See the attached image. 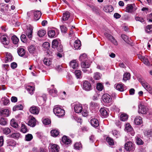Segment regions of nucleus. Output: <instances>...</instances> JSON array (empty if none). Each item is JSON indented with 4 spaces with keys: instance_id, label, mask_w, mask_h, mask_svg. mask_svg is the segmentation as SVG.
I'll return each mask as SVG.
<instances>
[{
    "instance_id": "nucleus-1",
    "label": "nucleus",
    "mask_w": 152,
    "mask_h": 152,
    "mask_svg": "<svg viewBox=\"0 0 152 152\" xmlns=\"http://www.w3.org/2000/svg\"><path fill=\"white\" fill-rule=\"evenodd\" d=\"M72 107L74 108V111L76 113H82V115L87 116L88 113V109L87 106H82V105L79 102H75L71 104Z\"/></svg>"
},
{
    "instance_id": "nucleus-2",
    "label": "nucleus",
    "mask_w": 152,
    "mask_h": 152,
    "mask_svg": "<svg viewBox=\"0 0 152 152\" xmlns=\"http://www.w3.org/2000/svg\"><path fill=\"white\" fill-rule=\"evenodd\" d=\"M138 80L144 88L150 93L152 94V88L150 86V85L142 77L139 78Z\"/></svg>"
},
{
    "instance_id": "nucleus-3",
    "label": "nucleus",
    "mask_w": 152,
    "mask_h": 152,
    "mask_svg": "<svg viewBox=\"0 0 152 152\" xmlns=\"http://www.w3.org/2000/svg\"><path fill=\"white\" fill-rule=\"evenodd\" d=\"M53 112L56 115L59 117L64 116L65 114L64 110L57 106L54 107Z\"/></svg>"
},
{
    "instance_id": "nucleus-4",
    "label": "nucleus",
    "mask_w": 152,
    "mask_h": 152,
    "mask_svg": "<svg viewBox=\"0 0 152 152\" xmlns=\"http://www.w3.org/2000/svg\"><path fill=\"white\" fill-rule=\"evenodd\" d=\"M102 99L105 103L107 104L108 106H110L112 104V98L111 96L108 94H104L102 96Z\"/></svg>"
},
{
    "instance_id": "nucleus-5",
    "label": "nucleus",
    "mask_w": 152,
    "mask_h": 152,
    "mask_svg": "<svg viewBox=\"0 0 152 152\" xmlns=\"http://www.w3.org/2000/svg\"><path fill=\"white\" fill-rule=\"evenodd\" d=\"M125 130L132 136H134L135 134L134 131L129 124H126Z\"/></svg>"
},
{
    "instance_id": "nucleus-6",
    "label": "nucleus",
    "mask_w": 152,
    "mask_h": 152,
    "mask_svg": "<svg viewBox=\"0 0 152 152\" xmlns=\"http://www.w3.org/2000/svg\"><path fill=\"white\" fill-rule=\"evenodd\" d=\"M99 112L101 116L103 118H106L108 115L109 110L106 107H104L101 108Z\"/></svg>"
},
{
    "instance_id": "nucleus-7",
    "label": "nucleus",
    "mask_w": 152,
    "mask_h": 152,
    "mask_svg": "<svg viewBox=\"0 0 152 152\" xmlns=\"http://www.w3.org/2000/svg\"><path fill=\"white\" fill-rule=\"evenodd\" d=\"M125 148L126 151H133L134 149V146L131 142L129 141L125 144Z\"/></svg>"
},
{
    "instance_id": "nucleus-8",
    "label": "nucleus",
    "mask_w": 152,
    "mask_h": 152,
    "mask_svg": "<svg viewBox=\"0 0 152 152\" xmlns=\"http://www.w3.org/2000/svg\"><path fill=\"white\" fill-rule=\"evenodd\" d=\"M29 121L28 122V125L32 127H34L37 124V121L35 118L32 116H30L29 117Z\"/></svg>"
},
{
    "instance_id": "nucleus-9",
    "label": "nucleus",
    "mask_w": 152,
    "mask_h": 152,
    "mask_svg": "<svg viewBox=\"0 0 152 152\" xmlns=\"http://www.w3.org/2000/svg\"><path fill=\"white\" fill-rule=\"evenodd\" d=\"M138 113L142 114H145L148 111V109L141 104L139 105Z\"/></svg>"
},
{
    "instance_id": "nucleus-10",
    "label": "nucleus",
    "mask_w": 152,
    "mask_h": 152,
    "mask_svg": "<svg viewBox=\"0 0 152 152\" xmlns=\"http://www.w3.org/2000/svg\"><path fill=\"white\" fill-rule=\"evenodd\" d=\"M104 35L105 37L109 40H110L111 42L114 45H118L117 41L111 35L107 33H104Z\"/></svg>"
},
{
    "instance_id": "nucleus-11",
    "label": "nucleus",
    "mask_w": 152,
    "mask_h": 152,
    "mask_svg": "<svg viewBox=\"0 0 152 152\" xmlns=\"http://www.w3.org/2000/svg\"><path fill=\"white\" fill-rule=\"evenodd\" d=\"M83 88L85 90L88 91L91 89L92 86L88 81L85 80L83 82Z\"/></svg>"
},
{
    "instance_id": "nucleus-12",
    "label": "nucleus",
    "mask_w": 152,
    "mask_h": 152,
    "mask_svg": "<svg viewBox=\"0 0 152 152\" xmlns=\"http://www.w3.org/2000/svg\"><path fill=\"white\" fill-rule=\"evenodd\" d=\"M29 110L31 113L37 115L39 113L40 109L38 107L34 106L30 108Z\"/></svg>"
},
{
    "instance_id": "nucleus-13",
    "label": "nucleus",
    "mask_w": 152,
    "mask_h": 152,
    "mask_svg": "<svg viewBox=\"0 0 152 152\" xmlns=\"http://www.w3.org/2000/svg\"><path fill=\"white\" fill-rule=\"evenodd\" d=\"M50 152H59L60 148L59 146L56 144H50Z\"/></svg>"
},
{
    "instance_id": "nucleus-14",
    "label": "nucleus",
    "mask_w": 152,
    "mask_h": 152,
    "mask_svg": "<svg viewBox=\"0 0 152 152\" xmlns=\"http://www.w3.org/2000/svg\"><path fill=\"white\" fill-rule=\"evenodd\" d=\"M91 61L89 60L82 62L81 63V66L82 69L88 68L90 65Z\"/></svg>"
},
{
    "instance_id": "nucleus-15",
    "label": "nucleus",
    "mask_w": 152,
    "mask_h": 152,
    "mask_svg": "<svg viewBox=\"0 0 152 152\" xmlns=\"http://www.w3.org/2000/svg\"><path fill=\"white\" fill-rule=\"evenodd\" d=\"M61 142L65 144L68 145L71 143V141L66 136H64L62 137Z\"/></svg>"
},
{
    "instance_id": "nucleus-16",
    "label": "nucleus",
    "mask_w": 152,
    "mask_h": 152,
    "mask_svg": "<svg viewBox=\"0 0 152 152\" xmlns=\"http://www.w3.org/2000/svg\"><path fill=\"white\" fill-rule=\"evenodd\" d=\"M91 125L95 128L97 127L99 125L98 120L96 118H92L91 120Z\"/></svg>"
},
{
    "instance_id": "nucleus-17",
    "label": "nucleus",
    "mask_w": 152,
    "mask_h": 152,
    "mask_svg": "<svg viewBox=\"0 0 152 152\" xmlns=\"http://www.w3.org/2000/svg\"><path fill=\"white\" fill-rule=\"evenodd\" d=\"M59 46H60V44L57 39H54L53 40L52 43V47L53 48L58 49V48Z\"/></svg>"
},
{
    "instance_id": "nucleus-18",
    "label": "nucleus",
    "mask_w": 152,
    "mask_h": 152,
    "mask_svg": "<svg viewBox=\"0 0 152 152\" xmlns=\"http://www.w3.org/2000/svg\"><path fill=\"white\" fill-rule=\"evenodd\" d=\"M32 30L31 28H27L26 31V34L30 39H31L32 37Z\"/></svg>"
},
{
    "instance_id": "nucleus-19",
    "label": "nucleus",
    "mask_w": 152,
    "mask_h": 152,
    "mask_svg": "<svg viewBox=\"0 0 152 152\" xmlns=\"http://www.w3.org/2000/svg\"><path fill=\"white\" fill-rule=\"evenodd\" d=\"M69 65L70 67L73 69L76 68L78 66L77 61L75 60H74L71 61Z\"/></svg>"
},
{
    "instance_id": "nucleus-20",
    "label": "nucleus",
    "mask_w": 152,
    "mask_h": 152,
    "mask_svg": "<svg viewBox=\"0 0 152 152\" xmlns=\"http://www.w3.org/2000/svg\"><path fill=\"white\" fill-rule=\"evenodd\" d=\"M0 114L4 116L7 117L9 115V111L7 109H3L0 111Z\"/></svg>"
},
{
    "instance_id": "nucleus-21",
    "label": "nucleus",
    "mask_w": 152,
    "mask_h": 152,
    "mask_svg": "<svg viewBox=\"0 0 152 152\" xmlns=\"http://www.w3.org/2000/svg\"><path fill=\"white\" fill-rule=\"evenodd\" d=\"M34 19L36 20H38L40 18L41 13L40 11H36L34 12Z\"/></svg>"
},
{
    "instance_id": "nucleus-22",
    "label": "nucleus",
    "mask_w": 152,
    "mask_h": 152,
    "mask_svg": "<svg viewBox=\"0 0 152 152\" xmlns=\"http://www.w3.org/2000/svg\"><path fill=\"white\" fill-rule=\"evenodd\" d=\"M134 122L136 125H139L142 123V118L140 117H137L134 119Z\"/></svg>"
},
{
    "instance_id": "nucleus-23",
    "label": "nucleus",
    "mask_w": 152,
    "mask_h": 152,
    "mask_svg": "<svg viewBox=\"0 0 152 152\" xmlns=\"http://www.w3.org/2000/svg\"><path fill=\"white\" fill-rule=\"evenodd\" d=\"M133 4H128L126 7V12L131 13L133 10Z\"/></svg>"
},
{
    "instance_id": "nucleus-24",
    "label": "nucleus",
    "mask_w": 152,
    "mask_h": 152,
    "mask_svg": "<svg viewBox=\"0 0 152 152\" xmlns=\"http://www.w3.org/2000/svg\"><path fill=\"white\" fill-rule=\"evenodd\" d=\"M26 89L28 93L31 95H32L34 93V91L35 88L34 86H28L26 87Z\"/></svg>"
},
{
    "instance_id": "nucleus-25",
    "label": "nucleus",
    "mask_w": 152,
    "mask_h": 152,
    "mask_svg": "<svg viewBox=\"0 0 152 152\" xmlns=\"http://www.w3.org/2000/svg\"><path fill=\"white\" fill-rule=\"evenodd\" d=\"M18 53L19 56H23L25 53V50L22 48H19L18 49Z\"/></svg>"
},
{
    "instance_id": "nucleus-26",
    "label": "nucleus",
    "mask_w": 152,
    "mask_h": 152,
    "mask_svg": "<svg viewBox=\"0 0 152 152\" xmlns=\"http://www.w3.org/2000/svg\"><path fill=\"white\" fill-rule=\"evenodd\" d=\"M74 45V48L76 49H79L81 46L80 41L79 40H77L75 41Z\"/></svg>"
},
{
    "instance_id": "nucleus-27",
    "label": "nucleus",
    "mask_w": 152,
    "mask_h": 152,
    "mask_svg": "<svg viewBox=\"0 0 152 152\" xmlns=\"http://www.w3.org/2000/svg\"><path fill=\"white\" fill-rule=\"evenodd\" d=\"M70 13L68 12H66L63 14L62 20H66L68 19L70 17Z\"/></svg>"
},
{
    "instance_id": "nucleus-28",
    "label": "nucleus",
    "mask_w": 152,
    "mask_h": 152,
    "mask_svg": "<svg viewBox=\"0 0 152 152\" xmlns=\"http://www.w3.org/2000/svg\"><path fill=\"white\" fill-rule=\"evenodd\" d=\"M79 59L82 62L89 60L87 58L86 54L85 53H83L80 55Z\"/></svg>"
},
{
    "instance_id": "nucleus-29",
    "label": "nucleus",
    "mask_w": 152,
    "mask_h": 152,
    "mask_svg": "<svg viewBox=\"0 0 152 152\" xmlns=\"http://www.w3.org/2000/svg\"><path fill=\"white\" fill-rule=\"evenodd\" d=\"M1 41L2 43L5 45H7L9 43L8 40H7L5 35H3L1 37Z\"/></svg>"
},
{
    "instance_id": "nucleus-30",
    "label": "nucleus",
    "mask_w": 152,
    "mask_h": 152,
    "mask_svg": "<svg viewBox=\"0 0 152 152\" xmlns=\"http://www.w3.org/2000/svg\"><path fill=\"white\" fill-rule=\"evenodd\" d=\"M48 35L50 37H54L56 35L55 32L53 30H50L48 32Z\"/></svg>"
},
{
    "instance_id": "nucleus-31",
    "label": "nucleus",
    "mask_w": 152,
    "mask_h": 152,
    "mask_svg": "<svg viewBox=\"0 0 152 152\" xmlns=\"http://www.w3.org/2000/svg\"><path fill=\"white\" fill-rule=\"evenodd\" d=\"M49 92L50 94L53 96H55L57 93V91L55 88H53L50 89L49 91Z\"/></svg>"
},
{
    "instance_id": "nucleus-32",
    "label": "nucleus",
    "mask_w": 152,
    "mask_h": 152,
    "mask_svg": "<svg viewBox=\"0 0 152 152\" xmlns=\"http://www.w3.org/2000/svg\"><path fill=\"white\" fill-rule=\"evenodd\" d=\"M50 132L51 136L53 137H56L59 134L58 131L56 129L52 130Z\"/></svg>"
},
{
    "instance_id": "nucleus-33",
    "label": "nucleus",
    "mask_w": 152,
    "mask_h": 152,
    "mask_svg": "<svg viewBox=\"0 0 152 152\" xmlns=\"http://www.w3.org/2000/svg\"><path fill=\"white\" fill-rule=\"evenodd\" d=\"M130 75L129 73H125L123 75V80L125 81H126L128 80H129L130 78Z\"/></svg>"
},
{
    "instance_id": "nucleus-34",
    "label": "nucleus",
    "mask_w": 152,
    "mask_h": 152,
    "mask_svg": "<svg viewBox=\"0 0 152 152\" xmlns=\"http://www.w3.org/2000/svg\"><path fill=\"white\" fill-rule=\"evenodd\" d=\"M36 47L35 46L31 45L28 48V50L31 53H34L35 51Z\"/></svg>"
},
{
    "instance_id": "nucleus-35",
    "label": "nucleus",
    "mask_w": 152,
    "mask_h": 152,
    "mask_svg": "<svg viewBox=\"0 0 152 152\" xmlns=\"http://www.w3.org/2000/svg\"><path fill=\"white\" fill-rule=\"evenodd\" d=\"M140 59L146 65H148L150 64V62L148 59L144 56H141Z\"/></svg>"
},
{
    "instance_id": "nucleus-36",
    "label": "nucleus",
    "mask_w": 152,
    "mask_h": 152,
    "mask_svg": "<svg viewBox=\"0 0 152 152\" xmlns=\"http://www.w3.org/2000/svg\"><path fill=\"white\" fill-rule=\"evenodd\" d=\"M120 118L122 121H124L128 119V116L126 114L123 113L121 115Z\"/></svg>"
},
{
    "instance_id": "nucleus-37",
    "label": "nucleus",
    "mask_w": 152,
    "mask_h": 152,
    "mask_svg": "<svg viewBox=\"0 0 152 152\" xmlns=\"http://www.w3.org/2000/svg\"><path fill=\"white\" fill-rule=\"evenodd\" d=\"M75 74L77 78L78 79L81 78V72L80 70H76L75 72Z\"/></svg>"
},
{
    "instance_id": "nucleus-38",
    "label": "nucleus",
    "mask_w": 152,
    "mask_h": 152,
    "mask_svg": "<svg viewBox=\"0 0 152 152\" xmlns=\"http://www.w3.org/2000/svg\"><path fill=\"white\" fill-rule=\"evenodd\" d=\"M23 108V106L21 104L16 105L13 108V111L21 110Z\"/></svg>"
},
{
    "instance_id": "nucleus-39",
    "label": "nucleus",
    "mask_w": 152,
    "mask_h": 152,
    "mask_svg": "<svg viewBox=\"0 0 152 152\" xmlns=\"http://www.w3.org/2000/svg\"><path fill=\"white\" fill-rule=\"evenodd\" d=\"M145 31L148 33L152 32V25H148L145 28Z\"/></svg>"
},
{
    "instance_id": "nucleus-40",
    "label": "nucleus",
    "mask_w": 152,
    "mask_h": 152,
    "mask_svg": "<svg viewBox=\"0 0 152 152\" xmlns=\"http://www.w3.org/2000/svg\"><path fill=\"white\" fill-rule=\"evenodd\" d=\"M115 87L117 90L120 91H124L123 86L121 84H118L115 86Z\"/></svg>"
},
{
    "instance_id": "nucleus-41",
    "label": "nucleus",
    "mask_w": 152,
    "mask_h": 152,
    "mask_svg": "<svg viewBox=\"0 0 152 152\" xmlns=\"http://www.w3.org/2000/svg\"><path fill=\"white\" fill-rule=\"evenodd\" d=\"M121 37L126 42L129 43L130 42V39L125 34H122Z\"/></svg>"
},
{
    "instance_id": "nucleus-42",
    "label": "nucleus",
    "mask_w": 152,
    "mask_h": 152,
    "mask_svg": "<svg viewBox=\"0 0 152 152\" xmlns=\"http://www.w3.org/2000/svg\"><path fill=\"white\" fill-rule=\"evenodd\" d=\"M101 76V75L100 73L96 72L94 74V78L95 80H98L100 79Z\"/></svg>"
},
{
    "instance_id": "nucleus-43",
    "label": "nucleus",
    "mask_w": 152,
    "mask_h": 152,
    "mask_svg": "<svg viewBox=\"0 0 152 152\" xmlns=\"http://www.w3.org/2000/svg\"><path fill=\"white\" fill-rule=\"evenodd\" d=\"M74 147L75 149L79 150L82 147V145L80 142H76L74 145Z\"/></svg>"
},
{
    "instance_id": "nucleus-44",
    "label": "nucleus",
    "mask_w": 152,
    "mask_h": 152,
    "mask_svg": "<svg viewBox=\"0 0 152 152\" xmlns=\"http://www.w3.org/2000/svg\"><path fill=\"white\" fill-rule=\"evenodd\" d=\"M43 61L44 63L47 66H49L51 64V61L48 58H45Z\"/></svg>"
},
{
    "instance_id": "nucleus-45",
    "label": "nucleus",
    "mask_w": 152,
    "mask_h": 152,
    "mask_svg": "<svg viewBox=\"0 0 152 152\" xmlns=\"http://www.w3.org/2000/svg\"><path fill=\"white\" fill-rule=\"evenodd\" d=\"M12 39L13 43L15 44H17L18 41L19 39L15 36H13L12 37Z\"/></svg>"
},
{
    "instance_id": "nucleus-46",
    "label": "nucleus",
    "mask_w": 152,
    "mask_h": 152,
    "mask_svg": "<svg viewBox=\"0 0 152 152\" xmlns=\"http://www.w3.org/2000/svg\"><path fill=\"white\" fill-rule=\"evenodd\" d=\"M46 33V31L45 30H41L38 31L37 34L39 37H41L44 36Z\"/></svg>"
},
{
    "instance_id": "nucleus-47",
    "label": "nucleus",
    "mask_w": 152,
    "mask_h": 152,
    "mask_svg": "<svg viewBox=\"0 0 152 152\" xmlns=\"http://www.w3.org/2000/svg\"><path fill=\"white\" fill-rule=\"evenodd\" d=\"M28 131L26 126L24 124H22L21 126V131L23 133H25Z\"/></svg>"
},
{
    "instance_id": "nucleus-48",
    "label": "nucleus",
    "mask_w": 152,
    "mask_h": 152,
    "mask_svg": "<svg viewBox=\"0 0 152 152\" xmlns=\"http://www.w3.org/2000/svg\"><path fill=\"white\" fill-rule=\"evenodd\" d=\"M106 140L110 145H113L114 144L113 140L111 138L107 137L106 138Z\"/></svg>"
},
{
    "instance_id": "nucleus-49",
    "label": "nucleus",
    "mask_w": 152,
    "mask_h": 152,
    "mask_svg": "<svg viewBox=\"0 0 152 152\" xmlns=\"http://www.w3.org/2000/svg\"><path fill=\"white\" fill-rule=\"evenodd\" d=\"M42 121L43 124L45 125H48L51 123L50 120L47 118H45L44 119H43L42 120Z\"/></svg>"
},
{
    "instance_id": "nucleus-50",
    "label": "nucleus",
    "mask_w": 152,
    "mask_h": 152,
    "mask_svg": "<svg viewBox=\"0 0 152 152\" xmlns=\"http://www.w3.org/2000/svg\"><path fill=\"white\" fill-rule=\"evenodd\" d=\"M8 53L6 55V62H10L12 60V56L9 53L7 55Z\"/></svg>"
},
{
    "instance_id": "nucleus-51",
    "label": "nucleus",
    "mask_w": 152,
    "mask_h": 152,
    "mask_svg": "<svg viewBox=\"0 0 152 152\" xmlns=\"http://www.w3.org/2000/svg\"><path fill=\"white\" fill-rule=\"evenodd\" d=\"M33 136L31 134H28L25 136V140L27 141H30L33 138Z\"/></svg>"
},
{
    "instance_id": "nucleus-52",
    "label": "nucleus",
    "mask_w": 152,
    "mask_h": 152,
    "mask_svg": "<svg viewBox=\"0 0 152 152\" xmlns=\"http://www.w3.org/2000/svg\"><path fill=\"white\" fill-rule=\"evenodd\" d=\"M20 134L18 133H14L11 134V137L15 139H18L20 137Z\"/></svg>"
},
{
    "instance_id": "nucleus-53",
    "label": "nucleus",
    "mask_w": 152,
    "mask_h": 152,
    "mask_svg": "<svg viewBox=\"0 0 152 152\" xmlns=\"http://www.w3.org/2000/svg\"><path fill=\"white\" fill-rule=\"evenodd\" d=\"M7 121L6 119L1 118L0 119V124L2 125H5L7 124Z\"/></svg>"
},
{
    "instance_id": "nucleus-54",
    "label": "nucleus",
    "mask_w": 152,
    "mask_h": 152,
    "mask_svg": "<svg viewBox=\"0 0 152 152\" xmlns=\"http://www.w3.org/2000/svg\"><path fill=\"white\" fill-rule=\"evenodd\" d=\"M10 123L11 126L14 128H17L18 126L17 124L16 123L14 119L11 120Z\"/></svg>"
},
{
    "instance_id": "nucleus-55",
    "label": "nucleus",
    "mask_w": 152,
    "mask_h": 152,
    "mask_svg": "<svg viewBox=\"0 0 152 152\" xmlns=\"http://www.w3.org/2000/svg\"><path fill=\"white\" fill-rule=\"evenodd\" d=\"M4 134L7 135L11 132L10 129L8 127H6L4 128L3 129Z\"/></svg>"
},
{
    "instance_id": "nucleus-56",
    "label": "nucleus",
    "mask_w": 152,
    "mask_h": 152,
    "mask_svg": "<svg viewBox=\"0 0 152 152\" xmlns=\"http://www.w3.org/2000/svg\"><path fill=\"white\" fill-rule=\"evenodd\" d=\"M144 134L148 137H150L152 136V132L150 130L145 131L144 132Z\"/></svg>"
},
{
    "instance_id": "nucleus-57",
    "label": "nucleus",
    "mask_w": 152,
    "mask_h": 152,
    "mask_svg": "<svg viewBox=\"0 0 152 152\" xmlns=\"http://www.w3.org/2000/svg\"><path fill=\"white\" fill-rule=\"evenodd\" d=\"M98 105L97 103L94 102H91L90 104V108L93 109L96 107L98 106Z\"/></svg>"
},
{
    "instance_id": "nucleus-58",
    "label": "nucleus",
    "mask_w": 152,
    "mask_h": 152,
    "mask_svg": "<svg viewBox=\"0 0 152 152\" xmlns=\"http://www.w3.org/2000/svg\"><path fill=\"white\" fill-rule=\"evenodd\" d=\"M21 39L22 42H27V39L26 35L25 34H22L21 36Z\"/></svg>"
},
{
    "instance_id": "nucleus-59",
    "label": "nucleus",
    "mask_w": 152,
    "mask_h": 152,
    "mask_svg": "<svg viewBox=\"0 0 152 152\" xmlns=\"http://www.w3.org/2000/svg\"><path fill=\"white\" fill-rule=\"evenodd\" d=\"M103 86L100 83L97 84L96 89L99 91H101L102 90Z\"/></svg>"
},
{
    "instance_id": "nucleus-60",
    "label": "nucleus",
    "mask_w": 152,
    "mask_h": 152,
    "mask_svg": "<svg viewBox=\"0 0 152 152\" xmlns=\"http://www.w3.org/2000/svg\"><path fill=\"white\" fill-rule=\"evenodd\" d=\"M136 142L138 145H142L143 143V142L142 140L139 137H137L136 139Z\"/></svg>"
},
{
    "instance_id": "nucleus-61",
    "label": "nucleus",
    "mask_w": 152,
    "mask_h": 152,
    "mask_svg": "<svg viewBox=\"0 0 152 152\" xmlns=\"http://www.w3.org/2000/svg\"><path fill=\"white\" fill-rule=\"evenodd\" d=\"M60 27L61 31L62 33H66L67 31V28L63 25L60 26Z\"/></svg>"
},
{
    "instance_id": "nucleus-62",
    "label": "nucleus",
    "mask_w": 152,
    "mask_h": 152,
    "mask_svg": "<svg viewBox=\"0 0 152 152\" xmlns=\"http://www.w3.org/2000/svg\"><path fill=\"white\" fill-rule=\"evenodd\" d=\"M113 134L114 136L116 138L118 137L119 135V133L118 131L116 130H114L113 131Z\"/></svg>"
},
{
    "instance_id": "nucleus-63",
    "label": "nucleus",
    "mask_w": 152,
    "mask_h": 152,
    "mask_svg": "<svg viewBox=\"0 0 152 152\" xmlns=\"http://www.w3.org/2000/svg\"><path fill=\"white\" fill-rule=\"evenodd\" d=\"M8 144L9 146H14L15 145L16 142L13 140H11L8 142Z\"/></svg>"
},
{
    "instance_id": "nucleus-64",
    "label": "nucleus",
    "mask_w": 152,
    "mask_h": 152,
    "mask_svg": "<svg viewBox=\"0 0 152 152\" xmlns=\"http://www.w3.org/2000/svg\"><path fill=\"white\" fill-rule=\"evenodd\" d=\"M42 46L44 48H48L50 47V44L49 42H46L44 43Z\"/></svg>"
}]
</instances>
